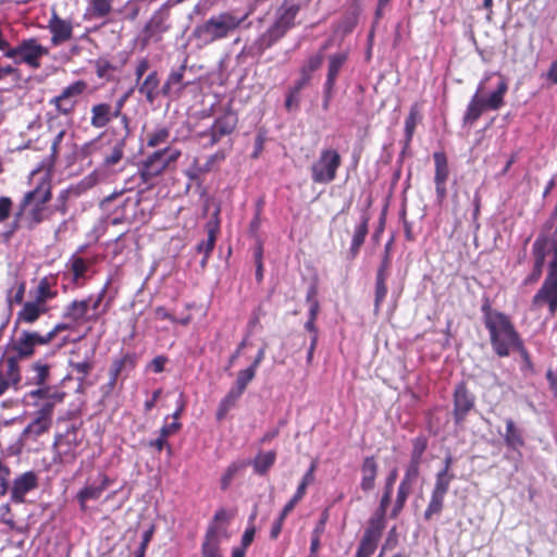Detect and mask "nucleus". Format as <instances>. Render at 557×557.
Here are the masks:
<instances>
[{"mask_svg": "<svg viewBox=\"0 0 557 557\" xmlns=\"http://www.w3.org/2000/svg\"><path fill=\"white\" fill-rule=\"evenodd\" d=\"M508 90L506 78L494 72L486 75L479 84L463 115L465 124H473L484 111H497L504 106Z\"/></svg>", "mask_w": 557, "mask_h": 557, "instance_id": "obj_1", "label": "nucleus"}, {"mask_svg": "<svg viewBox=\"0 0 557 557\" xmlns=\"http://www.w3.org/2000/svg\"><path fill=\"white\" fill-rule=\"evenodd\" d=\"M483 322L488 331L493 350L498 357H508L521 338L509 317L492 309L488 301L481 307Z\"/></svg>", "mask_w": 557, "mask_h": 557, "instance_id": "obj_2", "label": "nucleus"}, {"mask_svg": "<svg viewBox=\"0 0 557 557\" xmlns=\"http://www.w3.org/2000/svg\"><path fill=\"white\" fill-rule=\"evenodd\" d=\"M210 111L215 115L213 123L203 131L197 133L198 140L203 148H211L230 137L237 127L238 116L233 108L227 104L221 110L212 106Z\"/></svg>", "mask_w": 557, "mask_h": 557, "instance_id": "obj_3", "label": "nucleus"}, {"mask_svg": "<svg viewBox=\"0 0 557 557\" xmlns=\"http://www.w3.org/2000/svg\"><path fill=\"white\" fill-rule=\"evenodd\" d=\"M244 17L224 12L212 15L194 29L195 37L205 45L228 37L243 23Z\"/></svg>", "mask_w": 557, "mask_h": 557, "instance_id": "obj_4", "label": "nucleus"}, {"mask_svg": "<svg viewBox=\"0 0 557 557\" xmlns=\"http://www.w3.org/2000/svg\"><path fill=\"white\" fill-rule=\"evenodd\" d=\"M341 164V154L335 149H322L318 159L310 166L312 182L315 184L332 183L336 178Z\"/></svg>", "mask_w": 557, "mask_h": 557, "instance_id": "obj_5", "label": "nucleus"}, {"mask_svg": "<svg viewBox=\"0 0 557 557\" xmlns=\"http://www.w3.org/2000/svg\"><path fill=\"white\" fill-rule=\"evenodd\" d=\"M65 393L58 388H34L25 395L27 401L37 407L36 417H40L52 422L54 407L63 401Z\"/></svg>", "mask_w": 557, "mask_h": 557, "instance_id": "obj_6", "label": "nucleus"}, {"mask_svg": "<svg viewBox=\"0 0 557 557\" xmlns=\"http://www.w3.org/2000/svg\"><path fill=\"white\" fill-rule=\"evenodd\" d=\"M533 305H547L552 315L557 311V255L555 253H552V259L548 261V273L542 287L533 297Z\"/></svg>", "mask_w": 557, "mask_h": 557, "instance_id": "obj_7", "label": "nucleus"}, {"mask_svg": "<svg viewBox=\"0 0 557 557\" xmlns=\"http://www.w3.org/2000/svg\"><path fill=\"white\" fill-rule=\"evenodd\" d=\"M48 53V49L36 39L23 40L13 49L5 51V57L12 59L15 64H26L29 67H38L39 60Z\"/></svg>", "mask_w": 557, "mask_h": 557, "instance_id": "obj_8", "label": "nucleus"}, {"mask_svg": "<svg viewBox=\"0 0 557 557\" xmlns=\"http://www.w3.org/2000/svg\"><path fill=\"white\" fill-rule=\"evenodd\" d=\"M178 156L180 152H171L168 148L153 152L139 168L143 182L149 184L152 178L160 175L170 162L175 161Z\"/></svg>", "mask_w": 557, "mask_h": 557, "instance_id": "obj_9", "label": "nucleus"}, {"mask_svg": "<svg viewBox=\"0 0 557 557\" xmlns=\"http://www.w3.org/2000/svg\"><path fill=\"white\" fill-rule=\"evenodd\" d=\"M140 196L138 193L132 196H127L122 205L116 209L114 216L111 218L112 224H119L122 222L136 223L146 222V216L143 211L139 210Z\"/></svg>", "mask_w": 557, "mask_h": 557, "instance_id": "obj_10", "label": "nucleus"}, {"mask_svg": "<svg viewBox=\"0 0 557 557\" xmlns=\"http://www.w3.org/2000/svg\"><path fill=\"white\" fill-rule=\"evenodd\" d=\"M330 42L324 45L314 55L309 59L308 70H317L325 65L324 60H327V70H339L346 64L348 50L345 48L338 49L335 52H327Z\"/></svg>", "mask_w": 557, "mask_h": 557, "instance_id": "obj_11", "label": "nucleus"}, {"mask_svg": "<svg viewBox=\"0 0 557 557\" xmlns=\"http://www.w3.org/2000/svg\"><path fill=\"white\" fill-rule=\"evenodd\" d=\"M475 397L474 395L467 388V385L463 382L457 384L454 391V420L456 424H462L469 414V412L474 408Z\"/></svg>", "mask_w": 557, "mask_h": 557, "instance_id": "obj_12", "label": "nucleus"}, {"mask_svg": "<svg viewBox=\"0 0 557 557\" xmlns=\"http://www.w3.org/2000/svg\"><path fill=\"white\" fill-rule=\"evenodd\" d=\"M86 88L87 84L85 82L77 81L66 86L59 96L51 100V103L55 106L60 113L70 114Z\"/></svg>", "mask_w": 557, "mask_h": 557, "instance_id": "obj_13", "label": "nucleus"}, {"mask_svg": "<svg viewBox=\"0 0 557 557\" xmlns=\"http://www.w3.org/2000/svg\"><path fill=\"white\" fill-rule=\"evenodd\" d=\"M22 376L15 357H9L0 363V397L10 389L18 391Z\"/></svg>", "mask_w": 557, "mask_h": 557, "instance_id": "obj_14", "label": "nucleus"}, {"mask_svg": "<svg viewBox=\"0 0 557 557\" xmlns=\"http://www.w3.org/2000/svg\"><path fill=\"white\" fill-rule=\"evenodd\" d=\"M51 198V183L50 180L45 176L40 178V182L37 184V186L27 191L18 207L17 215H22L26 208H28L30 205L46 207V203Z\"/></svg>", "mask_w": 557, "mask_h": 557, "instance_id": "obj_15", "label": "nucleus"}, {"mask_svg": "<svg viewBox=\"0 0 557 557\" xmlns=\"http://www.w3.org/2000/svg\"><path fill=\"white\" fill-rule=\"evenodd\" d=\"M82 443V436L79 435L78 426L72 424L67 428L65 433L59 434L55 436L53 446L58 447V458L70 457L72 459L75 458L74 449L78 447Z\"/></svg>", "mask_w": 557, "mask_h": 557, "instance_id": "obj_16", "label": "nucleus"}, {"mask_svg": "<svg viewBox=\"0 0 557 557\" xmlns=\"http://www.w3.org/2000/svg\"><path fill=\"white\" fill-rule=\"evenodd\" d=\"M111 483L112 481L104 473H99L92 483L87 484L77 493L76 497L81 509L85 511L87 502L99 499Z\"/></svg>", "mask_w": 557, "mask_h": 557, "instance_id": "obj_17", "label": "nucleus"}, {"mask_svg": "<svg viewBox=\"0 0 557 557\" xmlns=\"http://www.w3.org/2000/svg\"><path fill=\"white\" fill-rule=\"evenodd\" d=\"M37 486L38 475L34 471H26L17 475L11 486V500L17 504L23 503L26 494Z\"/></svg>", "mask_w": 557, "mask_h": 557, "instance_id": "obj_18", "label": "nucleus"}, {"mask_svg": "<svg viewBox=\"0 0 557 557\" xmlns=\"http://www.w3.org/2000/svg\"><path fill=\"white\" fill-rule=\"evenodd\" d=\"M37 345H46L45 338L37 332L22 331L13 344L18 358H27L34 354Z\"/></svg>", "mask_w": 557, "mask_h": 557, "instance_id": "obj_19", "label": "nucleus"}, {"mask_svg": "<svg viewBox=\"0 0 557 557\" xmlns=\"http://www.w3.org/2000/svg\"><path fill=\"white\" fill-rule=\"evenodd\" d=\"M532 252L534 257L533 270L531 274L525 277V284H532L541 277L546 256L552 255V249L544 245L542 239H535L532 246Z\"/></svg>", "mask_w": 557, "mask_h": 557, "instance_id": "obj_20", "label": "nucleus"}, {"mask_svg": "<svg viewBox=\"0 0 557 557\" xmlns=\"http://www.w3.org/2000/svg\"><path fill=\"white\" fill-rule=\"evenodd\" d=\"M50 367L41 362H35L28 370L25 384L36 388H55L49 384Z\"/></svg>", "mask_w": 557, "mask_h": 557, "instance_id": "obj_21", "label": "nucleus"}, {"mask_svg": "<svg viewBox=\"0 0 557 557\" xmlns=\"http://www.w3.org/2000/svg\"><path fill=\"white\" fill-rule=\"evenodd\" d=\"M52 425V422L34 416L32 422L22 431L20 442L26 444L28 442H36L42 434L47 433Z\"/></svg>", "mask_w": 557, "mask_h": 557, "instance_id": "obj_22", "label": "nucleus"}, {"mask_svg": "<svg viewBox=\"0 0 557 557\" xmlns=\"http://www.w3.org/2000/svg\"><path fill=\"white\" fill-rule=\"evenodd\" d=\"M379 465L373 456L366 457L361 465L360 488L364 493H369L375 487V479L377 475Z\"/></svg>", "mask_w": 557, "mask_h": 557, "instance_id": "obj_23", "label": "nucleus"}, {"mask_svg": "<svg viewBox=\"0 0 557 557\" xmlns=\"http://www.w3.org/2000/svg\"><path fill=\"white\" fill-rule=\"evenodd\" d=\"M49 29L52 34L53 45L67 41L72 37V24L69 21L60 18L55 13L49 21Z\"/></svg>", "mask_w": 557, "mask_h": 557, "instance_id": "obj_24", "label": "nucleus"}, {"mask_svg": "<svg viewBox=\"0 0 557 557\" xmlns=\"http://www.w3.org/2000/svg\"><path fill=\"white\" fill-rule=\"evenodd\" d=\"M89 306L90 300H73L64 308L63 318L74 323L88 320Z\"/></svg>", "mask_w": 557, "mask_h": 557, "instance_id": "obj_25", "label": "nucleus"}, {"mask_svg": "<svg viewBox=\"0 0 557 557\" xmlns=\"http://www.w3.org/2000/svg\"><path fill=\"white\" fill-rule=\"evenodd\" d=\"M48 311V307H44L35 300L26 301L17 313L16 321L23 323H34L41 314Z\"/></svg>", "mask_w": 557, "mask_h": 557, "instance_id": "obj_26", "label": "nucleus"}, {"mask_svg": "<svg viewBox=\"0 0 557 557\" xmlns=\"http://www.w3.org/2000/svg\"><path fill=\"white\" fill-rule=\"evenodd\" d=\"M314 470H315V466H314V463H312L310 466V468L308 469V471L302 476V480H301L300 484L298 485L295 495L284 506V508H283L284 513H289L290 511H293V509L295 508L297 503L305 496L308 485L311 484L314 480V474H313Z\"/></svg>", "mask_w": 557, "mask_h": 557, "instance_id": "obj_27", "label": "nucleus"}, {"mask_svg": "<svg viewBox=\"0 0 557 557\" xmlns=\"http://www.w3.org/2000/svg\"><path fill=\"white\" fill-rule=\"evenodd\" d=\"M505 444L508 448L519 451L524 446L522 431L518 429L511 419L506 420V433L504 435Z\"/></svg>", "mask_w": 557, "mask_h": 557, "instance_id": "obj_28", "label": "nucleus"}, {"mask_svg": "<svg viewBox=\"0 0 557 557\" xmlns=\"http://www.w3.org/2000/svg\"><path fill=\"white\" fill-rule=\"evenodd\" d=\"M368 222L369 218L366 214H362L359 224L355 228L351 245L349 248L351 259L356 258L360 250V247L364 243L366 236L368 234Z\"/></svg>", "mask_w": 557, "mask_h": 557, "instance_id": "obj_29", "label": "nucleus"}, {"mask_svg": "<svg viewBox=\"0 0 557 557\" xmlns=\"http://www.w3.org/2000/svg\"><path fill=\"white\" fill-rule=\"evenodd\" d=\"M22 215L24 226L27 230H34L47 219V207L30 205Z\"/></svg>", "mask_w": 557, "mask_h": 557, "instance_id": "obj_30", "label": "nucleus"}, {"mask_svg": "<svg viewBox=\"0 0 557 557\" xmlns=\"http://www.w3.org/2000/svg\"><path fill=\"white\" fill-rule=\"evenodd\" d=\"M386 510L384 508L377 507L373 516L369 520V524L364 531V535L374 537L380 540L383 530L385 529L386 521H385V515Z\"/></svg>", "mask_w": 557, "mask_h": 557, "instance_id": "obj_31", "label": "nucleus"}, {"mask_svg": "<svg viewBox=\"0 0 557 557\" xmlns=\"http://www.w3.org/2000/svg\"><path fill=\"white\" fill-rule=\"evenodd\" d=\"M168 29L165 24V17L163 14H154L150 21L147 23L144 29V41H149L154 37H159L160 34L164 33Z\"/></svg>", "mask_w": 557, "mask_h": 557, "instance_id": "obj_32", "label": "nucleus"}, {"mask_svg": "<svg viewBox=\"0 0 557 557\" xmlns=\"http://www.w3.org/2000/svg\"><path fill=\"white\" fill-rule=\"evenodd\" d=\"M206 228H207L208 237H207V239L198 243V245L196 246V250L202 255H210L215 245L216 235L219 232V221L218 220L209 221L206 225Z\"/></svg>", "mask_w": 557, "mask_h": 557, "instance_id": "obj_33", "label": "nucleus"}, {"mask_svg": "<svg viewBox=\"0 0 557 557\" xmlns=\"http://www.w3.org/2000/svg\"><path fill=\"white\" fill-rule=\"evenodd\" d=\"M112 117L111 106L108 103H99L91 108L90 123L96 128L104 127Z\"/></svg>", "mask_w": 557, "mask_h": 557, "instance_id": "obj_34", "label": "nucleus"}, {"mask_svg": "<svg viewBox=\"0 0 557 557\" xmlns=\"http://www.w3.org/2000/svg\"><path fill=\"white\" fill-rule=\"evenodd\" d=\"M242 397V394L230 388L227 394L221 399L218 410H216V420L222 421L228 411L236 405L237 400Z\"/></svg>", "mask_w": 557, "mask_h": 557, "instance_id": "obj_35", "label": "nucleus"}, {"mask_svg": "<svg viewBox=\"0 0 557 557\" xmlns=\"http://www.w3.org/2000/svg\"><path fill=\"white\" fill-rule=\"evenodd\" d=\"M158 72H150L139 87V92L143 94L149 102H153L159 92V78Z\"/></svg>", "mask_w": 557, "mask_h": 557, "instance_id": "obj_36", "label": "nucleus"}, {"mask_svg": "<svg viewBox=\"0 0 557 557\" xmlns=\"http://www.w3.org/2000/svg\"><path fill=\"white\" fill-rule=\"evenodd\" d=\"M202 557H221L215 527H210L202 544Z\"/></svg>", "mask_w": 557, "mask_h": 557, "instance_id": "obj_37", "label": "nucleus"}, {"mask_svg": "<svg viewBox=\"0 0 557 557\" xmlns=\"http://www.w3.org/2000/svg\"><path fill=\"white\" fill-rule=\"evenodd\" d=\"M275 459V451L270 450L267 453H259L252 462L255 472L260 475L265 474L269 471V469L274 465Z\"/></svg>", "mask_w": 557, "mask_h": 557, "instance_id": "obj_38", "label": "nucleus"}, {"mask_svg": "<svg viewBox=\"0 0 557 557\" xmlns=\"http://www.w3.org/2000/svg\"><path fill=\"white\" fill-rule=\"evenodd\" d=\"M183 72H172L168 81L161 87L163 95L174 97L180 94L183 87Z\"/></svg>", "mask_w": 557, "mask_h": 557, "instance_id": "obj_39", "label": "nucleus"}, {"mask_svg": "<svg viewBox=\"0 0 557 557\" xmlns=\"http://www.w3.org/2000/svg\"><path fill=\"white\" fill-rule=\"evenodd\" d=\"M433 159L435 164L434 183H446L449 174L446 156L443 152H434Z\"/></svg>", "mask_w": 557, "mask_h": 557, "instance_id": "obj_40", "label": "nucleus"}, {"mask_svg": "<svg viewBox=\"0 0 557 557\" xmlns=\"http://www.w3.org/2000/svg\"><path fill=\"white\" fill-rule=\"evenodd\" d=\"M256 372L257 370H255L250 366L244 370H240L237 373L236 381L231 388L243 395L248 384L255 379Z\"/></svg>", "mask_w": 557, "mask_h": 557, "instance_id": "obj_41", "label": "nucleus"}, {"mask_svg": "<svg viewBox=\"0 0 557 557\" xmlns=\"http://www.w3.org/2000/svg\"><path fill=\"white\" fill-rule=\"evenodd\" d=\"M124 147H125L124 138H120L119 140H116V143L110 149L109 153L106 154L104 160H103L104 164L107 166H113V165L117 164L124 156Z\"/></svg>", "mask_w": 557, "mask_h": 557, "instance_id": "obj_42", "label": "nucleus"}, {"mask_svg": "<svg viewBox=\"0 0 557 557\" xmlns=\"http://www.w3.org/2000/svg\"><path fill=\"white\" fill-rule=\"evenodd\" d=\"M135 367V357L126 354L120 359H115L112 362L110 371L113 372L114 375H121L124 372L132 370Z\"/></svg>", "mask_w": 557, "mask_h": 557, "instance_id": "obj_43", "label": "nucleus"}, {"mask_svg": "<svg viewBox=\"0 0 557 557\" xmlns=\"http://www.w3.org/2000/svg\"><path fill=\"white\" fill-rule=\"evenodd\" d=\"M289 24H290L289 18L282 16L273 26H271L269 28V30L264 35V39L267 37H269V42H268L269 45L272 41L277 40L280 37H282L285 34V32L289 27Z\"/></svg>", "mask_w": 557, "mask_h": 557, "instance_id": "obj_44", "label": "nucleus"}, {"mask_svg": "<svg viewBox=\"0 0 557 557\" xmlns=\"http://www.w3.org/2000/svg\"><path fill=\"white\" fill-rule=\"evenodd\" d=\"M55 297V292H52L47 278H42L37 286L35 301L47 307V301Z\"/></svg>", "mask_w": 557, "mask_h": 557, "instance_id": "obj_45", "label": "nucleus"}, {"mask_svg": "<svg viewBox=\"0 0 557 557\" xmlns=\"http://www.w3.org/2000/svg\"><path fill=\"white\" fill-rule=\"evenodd\" d=\"M446 495L432 492L430 503L424 511V519L430 520L434 515H438L444 505Z\"/></svg>", "mask_w": 557, "mask_h": 557, "instance_id": "obj_46", "label": "nucleus"}, {"mask_svg": "<svg viewBox=\"0 0 557 557\" xmlns=\"http://www.w3.org/2000/svg\"><path fill=\"white\" fill-rule=\"evenodd\" d=\"M397 470L396 469H393L388 475L386 476V480H385V487H384V493L382 495V498H381V502H380V505L379 507L380 508H384V509H387L389 503H391V497H392V493H393V486L397 480Z\"/></svg>", "mask_w": 557, "mask_h": 557, "instance_id": "obj_47", "label": "nucleus"}, {"mask_svg": "<svg viewBox=\"0 0 557 557\" xmlns=\"http://www.w3.org/2000/svg\"><path fill=\"white\" fill-rule=\"evenodd\" d=\"M380 540L362 535L356 557H370L376 549Z\"/></svg>", "mask_w": 557, "mask_h": 557, "instance_id": "obj_48", "label": "nucleus"}, {"mask_svg": "<svg viewBox=\"0 0 557 557\" xmlns=\"http://www.w3.org/2000/svg\"><path fill=\"white\" fill-rule=\"evenodd\" d=\"M454 478L455 475L453 473H446V470L438 471L432 492L446 495L449 490L450 482L454 480Z\"/></svg>", "mask_w": 557, "mask_h": 557, "instance_id": "obj_49", "label": "nucleus"}, {"mask_svg": "<svg viewBox=\"0 0 557 557\" xmlns=\"http://www.w3.org/2000/svg\"><path fill=\"white\" fill-rule=\"evenodd\" d=\"M70 269L72 271L74 282H78L81 278L85 277L88 270V262L82 257L73 256L70 259Z\"/></svg>", "mask_w": 557, "mask_h": 557, "instance_id": "obj_50", "label": "nucleus"}, {"mask_svg": "<svg viewBox=\"0 0 557 557\" xmlns=\"http://www.w3.org/2000/svg\"><path fill=\"white\" fill-rule=\"evenodd\" d=\"M418 111L413 107L411 108L410 113L405 121V147H408L410 141L412 140L414 129L418 124Z\"/></svg>", "mask_w": 557, "mask_h": 557, "instance_id": "obj_51", "label": "nucleus"}, {"mask_svg": "<svg viewBox=\"0 0 557 557\" xmlns=\"http://www.w3.org/2000/svg\"><path fill=\"white\" fill-rule=\"evenodd\" d=\"M112 10V0H92L88 9L89 13L96 17H104Z\"/></svg>", "mask_w": 557, "mask_h": 557, "instance_id": "obj_52", "label": "nucleus"}, {"mask_svg": "<svg viewBox=\"0 0 557 557\" xmlns=\"http://www.w3.org/2000/svg\"><path fill=\"white\" fill-rule=\"evenodd\" d=\"M428 447V441L424 436L416 437L412 442L410 462L421 465L422 456Z\"/></svg>", "mask_w": 557, "mask_h": 557, "instance_id": "obj_53", "label": "nucleus"}, {"mask_svg": "<svg viewBox=\"0 0 557 557\" xmlns=\"http://www.w3.org/2000/svg\"><path fill=\"white\" fill-rule=\"evenodd\" d=\"M72 371L77 375V380L83 381L89 374L92 369V362L87 357L83 361H70Z\"/></svg>", "mask_w": 557, "mask_h": 557, "instance_id": "obj_54", "label": "nucleus"}, {"mask_svg": "<svg viewBox=\"0 0 557 557\" xmlns=\"http://www.w3.org/2000/svg\"><path fill=\"white\" fill-rule=\"evenodd\" d=\"M170 132L165 127H159L148 135L147 144L149 147H157L165 144L169 139Z\"/></svg>", "mask_w": 557, "mask_h": 557, "instance_id": "obj_55", "label": "nucleus"}, {"mask_svg": "<svg viewBox=\"0 0 557 557\" xmlns=\"http://www.w3.org/2000/svg\"><path fill=\"white\" fill-rule=\"evenodd\" d=\"M386 280L382 277H376L375 282V297H374V308L375 311H379L381 304L384 301L387 294Z\"/></svg>", "mask_w": 557, "mask_h": 557, "instance_id": "obj_56", "label": "nucleus"}, {"mask_svg": "<svg viewBox=\"0 0 557 557\" xmlns=\"http://www.w3.org/2000/svg\"><path fill=\"white\" fill-rule=\"evenodd\" d=\"M317 289L314 286H311L307 293L306 300L309 304V319H317L320 306L319 301L315 298Z\"/></svg>", "mask_w": 557, "mask_h": 557, "instance_id": "obj_57", "label": "nucleus"}, {"mask_svg": "<svg viewBox=\"0 0 557 557\" xmlns=\"http://www.w3.org/2000/svg\"><path fill=\"white\" fill-rule=\"evenodd\" d=\"M420 465L409 462L400 483L412 486L419 476Z\"/></svg>", "mask_w": 557, "mask_h": 557, "instance_id": "obj_58", "label": "nucleus"}, {"mask_svg": "<svg viewBox=\"0 0 557 557\" xmlns=\"http://www.w3.org/2000/svg\"><path fill=\"white\" fill-rule=\"evenodd\" d=\"M256 518V513H252L249 517V523L250 525L247 527L245 530L243 536H242V545L243 547L247 548L253 541L255 534H256V528L253 525V520Z\"/></svg>", "mask_w": 557, "mask_h": 557, "instance_id": "obj_59", "label": "nucleus"}, {"mask_svg": "<svg viewBox=\"0 0 557 557\" xmlns=\"http://www.w3.org/2000/svg\"><path fill=\"white\" fill-rule=\"evenodd\" d=\"M65 136H66V133L65 131H60L54 139L52 140V144H51V157L53 159H57L58 156L62 152L63 150V141L65 139Z\"/></svg>", "mask_w": 557, "mask_h": 557, "instance_id": "obj_60", "label": "nucleus"}, {"mask_svg": "<svg viewBox=\"0 0 557 557\" xmlns=\"http://www.w3.org/2000/svg\"><path fill=\"white\" fill-rule=\"evenodd\" d=\"M13 202L11 198L2 196L0 197V223L8 220L11 214Z\"/></svg>", "mask_w": 557, "mask_h": 557, "instance_id": "obj_61", "label": "nucleus"}, {"mask_svg": "<svg viewBox=\"0 0 557 557\" xmlns=\"http://www.w3.org/2000/svg\"><path fill=\"white\" fill-rule=\"evenodd\" d=\"M287 515L288 513H284V510L282 509L278 517L274 520V522L271 527V530H270V537L272 540H276L278 537V535L281 534L283 523H284V520L286 519Z\"/></svg>", "mask_w": 557, "mask_h": 557, "instance_id": "obj_62", "label": "nucleus"}, {"mask_svg": "<svg viewBox=\"0 0 557 557\" xmlns=\"http://www.w3.org/2000/svg\"><path fill=\"white\" fill-rule=\"evenodd\" d=\"M238 469H239V466L236 463L231 465L226 469L225 473L221 478V488L222 490H226L230 486V484H231L232 480L234 479L235 474L237 473Z\"/></svg>", "mask_w": 557, "mask_h": 557, "instance_id": "obj_63", "label": "nucleus"}, {"mask_svg": "<svg viewBox=\"0 0 557 557\" xmlns=\"http://www.w3.org/2000/svg\"><path fill=\"white\" fill-rule=\"evenodd\" d=\"M10 473V468L0 460V487L2 494L9 490Z\"/></svg>", "mask_w": 557, "mask_h": 557, "instance_id": "obj_64", "label": "nucleus"}]
</instances>
